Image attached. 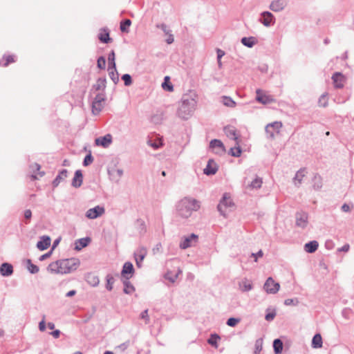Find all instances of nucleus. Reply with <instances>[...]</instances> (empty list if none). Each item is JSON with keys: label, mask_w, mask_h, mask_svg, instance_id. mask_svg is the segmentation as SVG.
<instances>
[{"label": "nucleus", "mask_w": 354, "mask_h": 354, "mask_svg": "<svg viewBox=\"0 0 354 354\" xmlns=\"http://www.w3.org/2000/svg\"><path fill=\"white\" fill-rule=\"evenodd\" d=\"M80 264L77 258L61 259L50 263L47 269L51 273L63 274L76 270Z\"/></svg>", "instance_id": "obj_1"}, {"label": "nucleus", "mask_w": 354, "mask_h": 354, "mask_svg": "<svg viewBox=\"0 0 354 354\" xmlns=\"http://www.w3.org/2000/svg\"><path fill=\"white\" fill-rule=\"evenodd\" d=\"M176 208L178 216L188 218L193 212H196L201 208V202L194 198L186 196L177 203Z\"/></svg>", "instance_id": "obj_2"}, {"label": "nucleus", "mask_w": 354, "mask_h": 354, "mask_svg": "<svg viewBox=\"0 0 354 354\" xmlns=\"http://www.w3.org/2000/svg\"><path fill=\"white\" fill-rule=\"evenodd\" d=\"M196 105L197 101L195 96L184 95L177 110L178 116L183 120H188L194 114Z\"/></svg>", "instance_id": "obj_3"}, {"label": "nucleus", "mask_w": 354, "mask_h": 354, "mask_svg": "<svg viewBox=\"0 0 354 354\" xmlns=\"http://www.w3.org/2000/svg\"><path fill=\"white\" fill-rule=\"evenodd\" d=\"M234 203L230 196L227 194H224L223 198L220 201L217 209L220 214L224 217L227 216L228 209L234 206Z\"/></svg>", "instance_id": "obj_4"}, {"label": "nucleus", "mask_w": 354, "mask_h": 354, "mask_svg": "<svg viewBox=\"0 0 354 354\" xmlns=\"http://www.w3.org/2000/svg\"><path fill=\"white\" fill-rule=\"evenodd\" d=\"M105 100V93L104 92L96 95L92 102V113L94 115H97L101 112L104 107Z\"/></svg>", "instance_id": "obj_5"}, {"label": "nucleus", "mask_w": 354, "mask_h": 354, "mask_svg": "<svg viewBox=\"0 0 354 354\" xmlns=\"http://www.w3.org/2000/svg\"><path fill=\"white\" fill-rule=\"evenodd\" d=\"M275 20L276 19L273 14L269 11L262 12L259 19V22L266 27L273 26L275 23Z\"/></svg>", "instance_id": "obj_6"}, {"label": "nucleus", "mask_w": 354, "mask_h": 354, "mask_svg": "<svg viewBox=\"0 0 354 354\" xmlns=\"http://www.w3.org/2000/svg\"><path fill=\"white\" fill-rule=\"evenodd\" d=\"M198 235L192 233L187 236H185L180 243V248L183 250H185L188 248L194 246L198 242Z\"/></svg>", "instance_id": "obj_7"}, {"label": "nucleus", "mask_w": 354, "mask_h": 354, "mask_svg": "<svg viewBox=\"0 0 354 354\" xmlns=\"http://www.w3.org/2000/svg\"><path fill=\"white\" fill-rule=\"evenodd\" d=\"M289 1L290 0H272L269 5V9L274 12H282L288 6Z\"/></svg>", "instance_id": "obj_8"}, {"label": "nucleus", "mask_w": 354, "mask_h": 354, "mask_svg": "<svg viewBox=\"0 0 354 354\" xmlns=\"http://www.w3.org/2000/svg\"><path fill=\"white\" fill-rule=\"evenodd\" d=\"M279 288V283L275 282L272 277H268L263 285V289L268 294L277 293Z\"/></svg>", "instance_id": "obj_9"}, {"label": "nucleus", "mask_w": 354, "mask_h": 354, "mask_svg": "<svg viewBox=\"0 0 354 354\" xmlns=\"http://www.w3.org/2000/svg\"><path fill=\"white\" fill-rule=\"evenodd\" d=\"M282 127L281 122H274L266 125L265 131L268 137L274 138V135L279 132L280 129Z\"/></svg>", "instance_id": "obj_10"}, {"label": "nucleus", "mask_w": 354, "mask_h": 354, "mask_svg": "<svg viewBox=\"0 0 354 354\" xmlns=\"http://www.w3.org/2000/svg\"><path fill=\"white\" fill-rule=\"evenodd\" d=\"M209 148L214 153L218 155H223L225 152V147L223 143L218 139H214L210 141Z\"/></svg>", "instance_id": "obj_11"}, {"label": "nucleus", "mask_w": 354, "mask_h": 354, "mask_svg": "<svg viewBox=\"0 0 354 354\" xmlns=\"http://www.w3.org/2000/svg\"><path fill=\"white\" fill-rule=\"evenodd\" d=\"M105 212L104 207L97 205L93 208L88 209L86 212V216L89 219H95L102 216Z\"/></svg>", "instance_id": "obj_12"}, {"label": "nucleus", "mask_w": 354, "mask_h": 354, "mask_svg": "<svg viewBox=\"0 0 354 354\" xmlns=\"http://www.w3.org/2000/svg\"><path fill=\"white\" fill-rule=\"evenodd\" d=\"M334 86L337 88H342L344 86L345 77L339 72L335 73L332 76Z\"/></svg>", "instance_id": "obj_13"}, {"label": "nucleus", "mask_w": 354, "mask_h": 354, "mask_svg": "<svg viewBox=\"0 0 354 354\" xmlns=\"http://www.w3.org/2000/svg\"><path fill=\"white\" fill-rule=\"evenodd\" d=\"M110 179L113 181L114 183H119L120 180V178L123 176L124 171L123 169L116 168V169H112L111 170H109L108 171Z\"/></svg>", "instance_id": "obj_14"}, {"label": "nucleus", "mask_w": 354, "mask_h": 354, "mask_svg": "<svg viewBox=\"0 0 354 354\" xmlns=\"http://www.w3.org/2000/svg\"><path fill=\"white\" fill-rule=\"evenodd\" d=\"M218 171V166L214 160L209 159L207 162L206 167L203 169L205 174L209 176L214 175Z\"/></svg>", "instance_id": "obj_15"}, {"label": "nucleus", "mask_w": 354, "mask_h": 354, "mask_svg": "<svg viewBox=\"0 0 354 354\" xmlns=\"http://www.w3.org/2000/svg\"><path fill=\"white\" fill-rule=\"evenodd\" d=\"M308 214L306 212H298L296 214V224L301 227H305L308 224Z\"/></svg>", "instance_id": "obj_16"}, {"label": "nucleus", "mask_w": 354, "mask_h": 354, "mask_svg": "<svg viewBox=\"0 0 354 354\" xmlns=\"http://www.w3.org/2000/svg\"><path fill=\"white\" fill-rule=\"evenodd\" d=\"M256 93V100L263 104H269L274 101L271 96L266 95L260 89H257Z\"/></svg>", "instance_id": "obj_17"}, {"label": "nucleus", "mask_w": 354, "mask_h": 354, "mask_svg": "<svg viewBox=\"0 0 354 354\" xmlns=\"http://www.w3.org/2000/svg\"><path fill=\"white\" fill-rule=\"evenodd\" d=\"M95 142L98 146L108 147L112 142V136L111 134H106L104 136L96 138Z\"/></svg>", "instance_id": "obj_18"}, {"label": "nucleus", "mask_w": 354, "mask_h": 354, "mask_svg": "<svg viewBox=\"0 0 354 354\" xmlns=\"http://www.w3.org/2000/svg\"><path fill=\"white\" fill-rule=\"evenodd\" d=\"M50 238L48 236H42L37 243V248L39 250H44L47 249L50 245Z\"/></svg>", "instance_id": "obj_19"}, {"label": "nucleus", "mask_w": 354, "mask_h": 354, "mask_svg": "<svg viewBox=\"0 0 354 354\" xmlns=\"http://www.w3.org/2000/svg\"><path fill=\"white\" fill-rule=\"evenodd\" d=\"M83 182V175L81 170H77L75 172L74 177L72 180L71 185L73 187L78 188L80 187Z\"/></svg>", "instance_id": "obj_20"}, {"label": "nucleus", "mask_w": 354, "mask_h": 354, "mask_svg": "<svg viewBox=\"0 0 354 354\" xmlns=\"http://www.w3.org/2000/svg\"><path fill=\"white\" fill-rule=\"evenodd\" d=\"M13 273V267L10 263H3L0 266V274L3 277L10 276Z\"/></svg>", "instance_id": "obj_21"}, {"label": "nucleus", "mask_w": 354, "mask_h": 354, "mask_svg": "<svg viewBox=\"0 0 354 354\" xmlns=\"http://www.w3.org/2000/svg\"><path fill=\"white\" fill-rule=\"evenodd\" d=\"M224 132L227 138L236 141V143L237 145L239 144V142L237 141L238 136H237L236 130L235 127H232V126L225 127L224 128Z\"/></svg>", "instance_id": "obj_22"}, {"label": "nucleus", "mask_w": 354, "mask_h": 354, "mask_svg": "<svg viewBox=\"0 0 354 354\" xmlns=\"http://www.w3.org/2000/svg\"><path fill=\"white\" fill-rule=\"evenodd\" d=\"M147 254V250L144 246H140L134 252L135 259H140V261H142Z\"/></svg>", "instance_id": "obj_23"}, {"label": "nucleus", "mask_w": 354, "mask_h": 354, "mask_svg": "<svg viewBox=\"0 0 354 354\" xmlns=\"http://www.w3.org/2000/svg\"><path fill=\"white\" fill-rule=\"evenodd\" d=\"M134 272V268L133 264L129 262H125L123 265L122 270V275L126 278L127 277V274H131Z\"/></svg>", "instance_id": "obj_24"}, {"label": "nucleus", "mask_w": 354, "mask_h": 354, "mask_svg": "<svg viewBox=\"0 0 354 354\" xmlns=\"http://www.w3.org/2000/svg\"><path fill=\"white\" fill-rule=\"evenodd\" d=\"M98 39L102 43L107 44L111 41L109 37V31L107 28H102L100 30V32L98 35Z\"/></svg>", "instance_id": "obj_25"}, {"label": "nucleus", "mask_w": 354, "mask_h": 354, "mask_svg": "<svg viewBox=\"0 0 354 354\" xmlns=\"http://www.w3.org/2000/svg\"><path fill=\"white\" fill-rule=\"evenodd\" d=\"M68 171L65 169L61 170L59 174L56 176V178L53 181V185L54 187H56L59 185V184L64 180L67 177Z\"/></svg>", "instance_id": "obj_26"}, {"label": "nucleus", "mask_w": 354, "mask_h": 354, "mask_svg": "<svg viewBox=\"0 0 354 354\" xmlns=\"http://www.w3.org/2000/svg\"><path fill=\"white\" fill-rule=\"evenodd\" d=\"M322 335L319 333L315 334L311 339V346L314 348H320L322 347Z\"/></svg>", "instance_id": "obj_27"}, {"label": "nucleus", "mask_w": 354, "mask_h": 354, "mask_svg": "<svg viewBox=\"0 0 354 354\" xmlns=\"http://www.w3.org/2000/svg\"><path fill=\"white\" fill-rule=\"evenodd\" d=\"M90 241H91V239L89 237H85V238H82V239H77L75 241V249L78 251L81 250L83 248H85L86 246H87L88 245V243H90Z\"/></svg>", "instance_id": "obj_28"}, {"label": "nucleus", "mask_w": 354, "mask_h": 354, "mask_svg": "<svg viewBox=\"0 0 354 354\" xmlns=\"http://www.w3.org/2000/svg\"><path fill=\"white\" fill-rule=\"evenodd\" d=\"M130 277H126V279L123 282V285H124L123 291L125 294H127V295H131L135 291L134 286L129 281V279Z\"/></svg>", "instance_id": "obj_29"}, {"label": "nucleus", "mask_w": 354, "mask_h": 354, "mask_svg": "<svg viewBox=\"0 0 354 354\" xmlns=\"http://www.w3.org/2000/svg\"><path fill=\"white\" fill-rule=\"evenodd\" d=\"M106 80L105 77H100L97 79L96 83L93 85V88L95 91H104L106 88Z\"/></svg>", "instance_id": "obj_30"}, {"label": "nucleus", "mask_w": 354, "mask_h": 354, "mask_svg": "<svg viewBox=\"0 0 354 354\" xmlns=\"http://www.w3.org/2000/svg\"><path fill=\"white\" fill-rule=\"evenodd\" d=\"M182 273V270L178 268L176 274H173L172 272L168 271L165 274V278L171 283H174L178 277V275Z\"/></svg>", "instance_id": "obj_31"}, {"label": "nucleus", "mask_w": 354, "mask_h": 354, "mask_svg": "<svg viewBox=\"0 0 354 354\" xmlns=\"http://www.w3.org/2000/svg\"><path fill=\"white\" fill-rule=\"evenodd\" d=\"M239 288L242 292H248L252 289V285L249 280L244 279L239 283Z\"/></svg>", "instance_id": "obj_32"}, {"label": "nucleus", "mask_w": 354, "mask_h": 354, "mask_svg": "<svg viewBox=\"0 0 354 354\" xmlns=\"http://www.w3.org/2000/svg\"><path fill=\"white\" fill-rule=\"evenodd\" d=\"M311 184L315 189H319L322 187V179L320 176L316 174L311 180Z\"/></svg>", "instance_id": "obj_33"}, {"label": "nucleus", "mask_w": 354, "mask_h": 354, "mask_svg": "<svg viewBox=\"0 0 354 354\" xmlns=\"http://www.w3.org/2000/svg\"><path fill=\"white\" fill-rule=\"evenodd\" d=\"M273 348L275 354H280L283 350V342L280 339H276L273 342Z\"/></svg>", "instance_id": "obj_34"}, {"label": "nucleus", "mask_w": 354, "mask_h": 354, "mask_svg": "<svg viewBox=\"0 0 354 354\" xmlns=\"http://www.w3.org/2000/svg\"><path fill=\"white\" fill-rule=\"evenodd\" d=\"M241 43L248 48H252L256 43V39L254 37H243Z\"/></svg>", "instance_id": "obj_35"}, {"label": "nucleus", "mask_w": 354, "mask_h": 354, "mask_svg": "<svg viewBox=\"0 0 354 354\" xmlns=\"http://www.w3.org/2000/svg\"><path fill=\"white\" fill-rule=\"evenodd\" d=\"M109 61V68L108 71L115 70V53L112 50L108 56Z\"/></svg>", "instance_id": "obj_36"}, {"label": "nucleus", "mask_w": 354, "mask_h": 354, "mask_svg": "<svg viewBox=\"0 0 354 354\" xmlns=\"http://www.w3.org/2000/svg\"><path fill=\"white\" fill-rule=\"evenodd\" d=\"M131 24V21L129 19H126L120 22V28L123 32H129V26Z\"/></svg>", "instance_id": "obj_37"}, {"label": "nucleus", "mask_w": 354, "mask_h": 354, "mask_svg": "<svg viewBox=\"0 0 354 354\" xmlns=\"http://www.w3.org/2000/svg\"><path fill=\"white\" fill-rule=\"evenodd\" d=\"M86 280L88 283L92 286H96L100 283V279L98 277L91 274H88V276L86 277Z\"/></svg>", "instance_id": "obj_38"}, {"label": "nucleus", "mask_w": 354, "mask_h": 354, "mask_svg": "<svg viewBox=\"0 0 354 354\" xmlns=\"http://www.w3.org/2000/svg\"><path fill=\"white\" fill-rule=\"evenodd\" d=\"M262 183V178L257 177L251 182L249 187L252 189H259L261 187Z\"/></svg>", "instance_id": "obj_39"}, {"label": "nucleus", "mask_w": 354, "mask_h": 354, "mask_svg": "<svg viewBox=\"0 0 354 354\" xmlns=\"http://www.w3.org/2000/svg\"><path fill=\"white\" fill-rule=\"evenodd\" d=\"M222 102L225 106L227 107H234L236 106V102L230 97L228 96H223Z\"/></svg>", "instance_id": "obj_40"}, {"label": "nucleus", "mask_w": 354, "mask_h": 354, "mask_svg": "<svg viewBox=\"0 0 354 354\" xmlns=\"http://www.w3.org/2000/svg\"><path fill=\"white\" fill-rule=\"evenodd\" d=\"M106 288L109 291L112 290L113 287V283L115 282L114 277L111 274H107L106 277Z\"/></svg>", "instance_id": "obj_41"}, {"label": "nucleus", "mask_w": 354, "mask_h": 354, "mask_svg": "<svg viewBox=\"0 0 354 354\" xmlns=\"http://www.w3.org/2000/svg\"><path fill=\"white\" fill-rule=\"evenodd\" d=\"M27 263H28L27 268L30 273L36 274L39 272V267L37 266L32 263V262L30 259H28L27 261Z\"/></svg>", "instance_id": "obj_42"}, {"label": "nucleus", "mask_w": 354, "mask_h": 354, "mask_svg": "<svg viewBox=\"0 0 354 354\" xmlns=\"http://www.w3.org/2000/svg\"><path fill=\"white\" fill-rule=\"evenodd\" d=\"M136 225L138 227L139 234L140 235H143L146 232V226L145 222L141 219H138L136 221Z\"/></svg>", "instance_id": "obj_43"}, {"label": "nucleus", "mask_w": 354, "mask_h": 354, "mask_svg": "<svg viewBox=\"0 0 354 354\" xmlns=\"http://www.w3.org/2000/svg\"><path fill=\"white\" fill-rule=\"evenodd\" d=\"M218 339H220V337H219L218 335H216V334H212V335H211L210 337L208 339L207 342H208L210 345H212V346H214V347L217 348V346H218V345H217V341H218Z\"/></svg>", "instance_id": "obj_44"}, {"label": "nucleus", "mask_w": 354, "mask_h": 354, "mask_svg": "<svg viewBox=\"0 0 354 354\" xmlns=\"http://www.w3.org/2000/svg\"><path fill=\"white\" fill-rule=\"evenodd\" d=\"M304 170H299L297 172L295 178H294V182L295 184L297 185V184H300L302 180V178L304 176Z\"/></svg>", "instance_id": "obj_45"}, {"label": "nucleus", "mask_w": 354, "mask_h": 354, "mask_svg": "<svg viewBox=\"0 0 354 354\" xmlns=\"http://www.w3.org/2000/svg\"><path fill=\"white\" fill-rule=\"evenodd\" d=\"M229 153L233 157H239L241 154V149L239 146L232 147Z\"/></svg>", "instance_id": "obj_46"}, {"label": "nucleus", "mask_w": 354, "mask_h": 354, "mask_svg": "<svg viewBox=\"0 0 354 354\" xmlns=\"http://www.w3.org/2000/svg\"><path fill=\"white\" fill-rule=\"evenodd\" d=\"M109 72L110 78L112 80L114 84H117L119 81V77L116 68L115 70L109 71Z\"/></svg>", "instance_id": "obj_47"}, {"label": "nucleus", "mask_w": 354, "mask_h": 354, "mask_svg": "<svg viewBox=\"0 0 354 354\" xmlns=\"http://www.w3.org/2000/svg\"><path fill=\"white\" fill-rule=\"evenodd\" d=\"M319 106L326 107L328 104V97L326 94H322L318 100Z\"/></svg>", "instance_id": "obj_48"}, {"label": "nucleus", "mask_w": 354, "mask_h": 354, "mask_svg": "<svg viewBox=\"0 0 354 354\" xmlns=\"http://www.w3.org/2000/svg\"><path fill=\"white\" fill-rule=\"evenodd\" d=\"M93 160H94V158H93V156L91 155V152L89 151V153L87 154L84 159L83 165L85 167L89 165L90 164H91L93 162Z\"/></svg>", "instance_id": "obj_49"}, {"label": "nucleus", "mask_w": 354, "mask_h": 354, "mask_svg": "<svg viewBox=\"0 0 354 354\" xmlns=\"http://www.w3.org/2000/svg\"><path fill=\"white\" fill-rule=\"evenodd\" d=\"M147 143L149 146L151 147L154 149H158L162 145L161 142H153L151 140H147Z\"/></svg>", "instance_id": "obj_50"}, {"label": "nucleus", "mask_w": 354, "mask_h": 354, "mask_svg": "<svg viewBox=\"0 0 354 354\" xmlns=\"http://www.w3.org/2000/svg\"><path fill=\"white\" fill-rule=\"evenodd\" d=\"M122 80L124 81L125 86H130L132 84L131 77L129 74H124L122 76Z\"/></svg>", "instance_id": "obj_51"}, {"label": "nucleus", "mask_w": 354, "mask_h": 354, "mask_svg": "<svg viewBox=\"0 0 354 354\" xmlns=\"http://www.w3.org/2000/svg\"><path fill=\"white\" fill-rule=\"evenodd\" d=\"M97 67L100 69H104L106 66L105 58L102 56L100 57L97 61Z\"/></svg>", "instance_id": "obj_52"}, {"label": "nucleus", "mask_w": 354, "mask_h": 354, "mask_svg": "<svg viewBox=\"0 0 354 354\" xmlns=\"http://www.w3.org/2000/svg\"><path fill=\"white\" fill-rule=\"evenodd\" d=\"M239 322L240 319L238 318L230 317L227 321V325L231 327H234Z\"/></svg>", "instance_id": "obj_53"}, {"label": "nucleus", "mask_w": 354, "mask_h": 354, "mask_svg": "<svg viewBox=\"0 0 354 354\" xmlns=\"http://www.w3.org/2000/svg\"><path fill=\"white\" fill-rule=\"evenodd\" d=\"M299 301L297 298L294 299H286L284 301V304L286 306H297L298 304Z\"/></svg>", "instance_id": "obj_54"}, {"label": "nucleus", "mask_w": 354, "mask_h": 354, "mask_svg": "<svg viewBox=\"0 0 354 354\" xmlns=\"http://www.w3.org/2000/svg\"><path fill=\"white\" fill-rule=\"evenodd\" d=\"M3 59H6V62L3 64V66H7L10 63L15 62L14 55L3 56Z\"/></svg>", "instance_id": "obj_55"}, {"label": "nucleus", "mask_w": 354, "mask_h": 354, "mask_svg": "<svg viewBox=\"0 0 354 354\" xmlns=\"http://www.w3.org/2000/svg\"><path fill=\"white\" fill-rule=\"evenodd\" d=\"M140 318L142 319H145V324H149V316L148 315V310H143L141 314H140Z\"/></svg>", "instance_id": "obj_56"}, {"label": "nucleus", "mask_w": 354, "mask_h": 354, "mask_svg": "<svg viewBox=\"0 0 354 354\" xmlns=\"http://www.w3.org/2000/svg\"><path fill=\"white\" fill-rule=\"evenodd\" d=\"M156 27L160 28L166 35H168L169 32H171V30H169L165 24H158Z\"/></svg>", "instance_id": "obj_57"}, {"label": "nucleus", "mask_w": 354, "mask_h": 354, "mask_svg": "<svg viewBox=\"0 0 354 354\" xmlns=\"http://www.w3.org/2000/svg\"><path fill=\"white\" fill-rule=\"evenodd\" d=\"M162 87L164 90H166L168 91H174V86L170 82H163L162 84Z\"/></svg>", "instance_id": "obj_58"}, {"label": "nucleus", "mask_w": 354, "mask_h": 354, "mask_svg": "<svg viewBox=\"0 0 354 354\" xmlns=\"http://www.w3.org/2000/svg\"><path fill=\"white\" fill-rule=\"evenodd\" d=\"M275 316H276V312L275 311H272V312L267 313L266 315L265 319L268 322H271V321H272L274 319Z\"/></svg>", "instance_id": "obj_59"}, {"label": "nucleus", "mask_w": 354, "mask_h": 354, "mask_svg": "<svg viewBox=\"0 0 354 354\" xmlns=\"http://www.w3.org/2000/svg\"><path fill=\"white\" fill-rule=\"evenodd\" d=\"M319 246V243L317 241H311V253L315 252Z\"/></svg>", "instance_id": "obj_60"}, {"label": "nucleus", "mask_w": 354, "mask_h": 354, "mask_svg": "<svg viewBox=\"0 0 354 354\" xmlns=\"http://www.w3.org/2000/svg\"><path fill=\"white\" fill-rule=\"evenodd\" d=\"M263 255V251L262 250H259L258 252L257 253H252L251 256L254 257V261L257 262V258L258 257H262Z\"/></svg>", "instance_id": "obj_61"}, {"label": "nucleus", "mask_w": 354, "mask_h": 354, "mask_svg": "<svg viewBox=\"0 0 354 354\" xmlns=\"http://www.w3.org/2000/svg\"><path fill=\"white\" fill-rule=\"evenodd\" d=\"M39 328L40 331H44L46 329V323L44 320V317L43 319L39 323Z\"/></svg>", "instance_id": "obj_62"}, {"label": "nucleus", "mask_w": 354, "mask_h": 354, "mask_svg": "<svg viewBox=\"0 0 354 354\" xmlns=\"http://www.w3.org/2000/svg\"><path fill=\"white\" fill-rule=\"evenodd\" d=\"M217 53V60H221L222 57L225 55V52L222 50L221 49L218 48L216 50Z\"/></svg>", "instance_id": "obj_63"}, {"label": "nucleus", "mask_w": 354, "mask_h": 354, "mask_svg": "<svg viewBox=\"0 0 354 354\" xmlns=\"http://www.w3.org/2000/svg\"><path fill=\"white\" fill-rule=\"evenodd\" d=\"M168 37L167 39H166V42L168 44H171L174 42V35L169 32L168 35Z\"/></svg>", "instance_id": "obj_64"}]
</instances>
